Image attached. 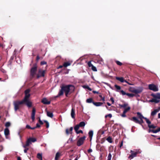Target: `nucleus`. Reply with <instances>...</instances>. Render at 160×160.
I'll use <instances>...</instances> for the list:
<instances>
[{"label":"nucleus","mask_w":160,"mask_h":160,"mask_svg":"<svg viewBox=\"0 0 160 160\" xmlns=\"http://www.w3.org/2000/svg\"><path fill=\"white\" fill-rule=\"evenodd\" d=\"M47 115L48 116L51 118H52L53 116V115L52 112H50L47 111Z\"/></svg>","instance_id":"4be33fe9"},{"label":"nucleus","mask_w":160,"mask_h":160,"mask_svg":"<svg viewBox=\"0 0 160 160\" xmlns=\"http://www.w3.org/2000/svg\"><path fill=\"white\" fill-rule=\"evenodd\" d=\"M11 123L9 122H7L5 124V126L6 127H8L10 126Z\"/></svg>","instance_id":"58836bf2"},{"label":"nucleus","mask_w":160,"mask_h":160,"mask_svg":"<svg viewBox=\"0 0 160 160\" xmlns=\"http://www.w3.org/2000/svg\"><path fill=\"white\" fill-rule=\"evenodd\" d=\"M83 87L84 88L87 89L90 91H91L92 90V89L88 85H84L83 86Z\"/></svg>","instance_id":"7c9ffc66"},{"label":"nucleus","mask_w":160,"mask_h":160,"mask_svg":"<svg viewBox=\"0 0 160 160\" xmlns=\"http://www.w3.org/2000/svg\"><path fill=\"white\" fill-rule=\"evenodd\" d=\"M78 125L80 127H83L85 126V123L84 122H81Z\"/></svg>","instance_id":"cd10ccee"},{"label":"nucleus","mask_w":160,"mask_h":160,"mask_svg":"<svg viewBox=\"0 0 160 160\" xmlns=\"http://www.w3.org/2000/svg\"><path fill=\"white\" fill-rule=\"evenodd\" d=\"M40 127V125H39V124L38 123H37L36 124V128H39Z\"/></svg>","instance_id":"bf43d9fd"},{"label":"nucleus","mask_w":160,"mask_h":160,"mask_svg":"<svg viewBox=\"0 0 160 160\" xmlns=\"http://www.w3.org/2000/svg\"><path fill=\"white\" fill-rule=\"evenodd\" d=\"M40 57H39V56L38 55H37V57H36V61L37 62H38L39 60L40 59Z\"/></svg>","instance_id":"13d9d810"},{"label":"nucleus","mask_w":160,"mask_h":160,"mask_svg":"<svg viewBox=\"0 0 160 160\" xmlns=\"http://www.w3.org/2000/svg\"><path fill=\"white\" fill-rule=\"evenodd\" d=\"M116 63L119 66H121L122 65V63L118 61H115Z\"/></svg>","instance_id":"79ce46f5"},{"label":"nucleus","mask_w":160,"mask_h":160,"mask_svg":"<svg viewBox=\"0 0 160 160\" xmlns=\"http://www.w3.org/2000/svg\"><path fill=\"white\" fill-rule=\"evenodd\" d=\"M141 118H143L144 119H145V120L146 122L148 124V125H149V124H151V122L150 121V120L146 118H144V117H143L142 116V115H141Z\"/></svg>","instance_id":"a211bd4d"},{"label":"nucleus","mask_w":160,"mask_h":160,"mask_svg":"<svg viewBox=\"0 0 160 160\" xmlns=\"http://www.w3.org/2000/svg\"><path fill=\"white\" fill-rule=\"evenodd\" d=\"M86 102L88 103H92L93 104V102H94V101L92 98H90L86 100Z\"/></svg>","instance_id":"aec40b11"},{"label":"nucleus","mask_w":160,"mask_h":160,"mask_svg":"<svg viewBox=\"0 0 160 160\" xmlns=\"http://www.w3.org/2000/svg\"><path fill=\"white\" fill-rule=\"evenodd\" d=\"M99 97L100 98H101V100H100V101L102 100L103 101H105V98H104V97H102V95H99Z\"/></svg>","instance_id":"a18cd8bd"},{"label":"nucleus","mask_w":160,"mask_h":160,"mask_svg":"<svg viewBox=\"0 0 160 160\" xmlns=\"http://www.w3.org/2000/svg\"><path fill=\"white\" fill-rule=\"evenodd\" d=\"M92 92L94 94H95V93L99 94V92H97V91H92Z\"/></svg>","instance_id":"052dcab7"},{"label":"nucleus","mask_w":160,"mask_h":160,"mask_svg":"<svg viewBox=\"0 0 160 160\" xmlns=\"http://www.w3.org/2000/svg\"><path fill=\"white\" fill-rule=\"evenodd\" d=\"M4 134L6 136L10 134L9 130L8 128L5 129L4 131Z\"/></svg>","instance_id":"f3484780"},{"label":"nucleus","mask_w":160,"mask_h":160,"mask_svg":"<svg viewBox=\"0 0 160 160\" xmlns=\"http://www.w3.org/2000/svg\"><path fill=\"white\" fill-rule=\"evenodd\" d=\"M80 127L79 126L78 124L75 127H74V129L75 131V132H77L79 128Z\"/></svg>","instance_id":"72a5a7b5"},{"label":"nucleus","mask_w":160,"mask_h":160,"mask_svg":"<svg viewBox=\"0 0 160 160\" xmlns=\"http://www.w3.org/2000/svg\"><path fill=\"white\" fill-rule=\"evenodd\" d=\"M116 78L117 80L119 81L122 82H127L126 81V80H124L123 77H116Z\"/></svg>","instance_id":"ddd939ff"},{"label":"nucleus","mask_w":160,"mask_h":160,"mask_svg":"<svg viewBox=\"0 0 160 160\" xmlns=\"http://www.w3.org/2000/svg\"><path fill=\"white\" fill-rule=\"evenodd\" d=\"M158 112V110L157 109H155L153 111L151 112V116H155Z\"/></svg>","instance_id":"5701e85b"},{"label":"nucleus","mask_w":160,"mask_h":160,"mask_svg":"<svg viewBox=\"0 0 160 160\" xmlns=\"http://www.w3.org/2000/svg\"><path fill=\"white\" fill-rule=\"evenodd\" d=\"M88 64L89 67H92L93 65L91 63V61H89L88 63Z\"/></svg>","instance_id":"c03bdc74"},{"label":"nucleus","mask_w":160,"mask_h":160,"mask_svg":"<svg viewBox=\"0 0 160 160\" xmlns=\"http://www.w3.org/2000/svg\"><path fill=\"white\" fill-rule=\"evenodd\" d=\"M76 133L77 134H79V133H83V131L82 130H80L79 131L78 130L77 132H76Z\"/></svg>","instance_id":"09e8293b"},{"label":"nucleus","mask_w":160,"mask_h":160,"mask_svg":"<svg viewBox=\"0 0 160 160\" xmlns=\"http://www.w3.org/2000/svg\"><path fill=\"white\" fill-rule=\"evenodd\" d=\"M86 138L85 136L80 138L77 141V146L79 147L82 145L83 144Z\"/></svg>","instance_id":"39448f33"},{"label":"nucleus","mask_w":160,"mask_h":160,"mask_svg":"<svg viewBox=\"0 0 160 160\" xmlns=\"http://www.w3.org/2000/svg\"><path fill=\"white\" fill-rule=\"evenodd\" d=\"M17 160H21L20 157H18Z\"/></svg>","instance_id":"774afa93"},{"label":"nucleus","mask_w":160,"mask_h":160,"mask_svg":"<svg viewBox=\"0 0 160 160\" xmlns=\"http://www.w3.org/2000/svg\"><path fill=\"white\" fill-rule=\"evenodd\" d=\"M26 128L28 129H31V127L29 125H27L26 127Z\"/></svg>","instance_id":"6e6d98bb"},{"label":"nucleus","mask_w":160,"mask_h":160,"mask_svg":"<svg viewBox=\"0 0 160 160\" xmlns=\"http://www.w3.org/2000/svg\"><path fill=\"white\" fill-rule=\"evenodd\" d=\"M73 129V128L72 127H70V128L69 130L70 131V132H69V130L68 129H67L66 130V134L67 135L69 134V133H70V134H72V131Z\"/></svg>","instance_id":"2eb2a0df"},{"label":"nucleus","mask_w":160,"mask_h":160,"mask_svg":"<svg viewBox=\"0 0 160 160\" xmlns=\"http://www.w3.org/2000/svg\"><path fill=\"white\" fill-rule=\"evenodd\" d=\"M71 116L72 118H75V110L73 108L71 109Z\"/></svg>","instance_id":"4468645a"},{"label":"nucleus","mask_w":160,"mask_h":160,"mask_svg":"<svg viewBox=\"0 0 160 160\" xmlns=\"http://www.w3.org/2000/svg\"><path fill=\"white\" fill-rule=\"evenodd\" d=\"M110 100L112 101V103L113 104L114 101L113 98L112 97H111L110 99Z\"/></svg>","instance_id":"4d7b16f0"},{"label":"nucleus","mask_w":160,"mask_h":160,"mask_svg":"<svg viewBox=\"0 0 160 160\" xmlns=\"http://www.w3.org/2000/svg\"><path fill=\"white\" fill-rule=\"evenodd\" d=\"M88 153H90L92 152V150L90 148L88 150Z\"/></svg>","instance_id":"e2e57ef3"},{"label":"nucleus","mask_w":160,"mask_h":160,"mask_svg":"<svg viewBox=\"0 0 160 160\" xmlns=\"http://www.w3.org/2000/svg\"><path fill=\"white\" fill-rule=\"evenodd\" d=\"M149 89L154 92H157L158 91V87L154 84H150L148 85Z\"/></svg>","instance_id":"0eeeda50"},{"label":"nucleus","mask_w":160,"mask_h":160,"mask_svg":"<svg viewBox=\"0 0 160 160\" xmlns=\"http://www.w3.org/2000/svg\"><path fill=\"white\" fill-rule=\"evenodd\" d=\"M151 96L153 97L154 98H157L158 99H160V93H157L156 94L152 93Z\"/></svg>","instance_id":"f8f14e48"},{"label":"nucleus","mask_w":160,"mask_h":160,"mask_svg":"<svg viewBox=\"0 0 160 160\" xmlns=\"http://www.w3.org/2000/svg\"><path fill=\"white\" fill-rule=\"evenodd\" d=\"M130 119L137 123L140 124V121L136 117H133L132 118H130Z\"/></svg>","instance_id":"9d476101"},{"label":"nucleus","mask_w":160,"mask_h":160,"mask_svg":"<svg viewBox=\"0 0 160 160\" xmlns=\"http://www.w3.org/2000/svg\"><path fill=\"white\" fill-rule=\"evenodd\" d=\"M25 149L24 150V152L25 153H26L27 151L29 150V148H24Z\"/></svg>","instance_id":"3c124183"},{"label":"nucleus","mask_w":160,"mask_h":160,"mask_svg":"<svg viewBox=\"0 0 160 160\" xmlns=\"http://www.w3.org/2000/svg\"><path fill=\"white\" fill-rule=\"evenodd\" d=\"M41 102L43 104L48 105L50 104V101H48L46 98H43L41 100Z\"/></svg>","instance_id":"1a4fd4ad"},{"label":"nucleus","mask_w":160,"mask_h":160,"mask_svg":"<svg viewBox=\"0 0 160 160\" xmlns=\"http://www.w3.org/2000/svg\"><path fill=\"white\" fill-rule=\"evenodd\" d=\"M131 153V155H129L128 158L131 159L133 158L134 157H136L138 154L139 153V151H132L131 150L130 151Z\"/></svg>","instance_id":"423d86ee"},{"label":"nucleus","mask_w":160,"mask_h":160,"mask_svg":"<svg viewBox=\"0 0 160 160\" xmlns=\"http://www.w3.org/2000/svg\"><path fill=\"white\" fill-rule=\"evenodd\" d=\"M89 137L91 140L92 139V137L93 135V131L92 130L90 131L88 133Z\"/></svg>","instance_id":"b1692460"},{"label":"nucleus","mask_w":160,"mask_h":160,"mask_svg":"<svg viewBox=\"0 0 160 160\" xmlns=\"http://www.w3.org/2000/svg\"><path fill=\"white\" fill-rule=\"evenodd\" d=\"M44 122L46 124V127L47 128H48L49 127V123L46 120H44Z\"/></svg>","instance_id":"37998d69"},{"label":"nucleus","mask_w":160,"mask_h":160,"mask_svg":"<svg viewBox=\"0 0 160 160\" xmlns=\"http://www.w3.org/2000/svg\"><path fill=\"white\" fill-rule=\"evenodd\" d=\"M37 158L39 159H42V154L39 153H38L37 155Z\"/></svg>","instance_id":"c9c22d12"},{"label":"nucleus","mask_w":160,"mask_h":160,"mask_svg":"<svg viewBox=\"0 0 160 160\" xmlns=\"http://www.w3.org/2000/svg\"><path fill=\"white\" fill-rule=\"evenodd\" d=\"M23 104H25V103L22 100L21 101L16 100L14 101L13 102V105L14 110L16 111H17Z\"/></svg>","instance_id":"7ed1b4c3"},{"label":"nucleus","mask_w":160,"mask_h":160,"mask_svg":"<svg viewBox=\"0 0 160 160\" xmlns=\"http://www.w3.org/2000/svg\"><path fill=\"white\" fill-rule=\"evenodd\" d=\"M120 92L122 95H126L127 93H126L124 91L122 90L120 91Z\"/></svg>","instance_id":"de8ad7c7"},{"label":"nucleus","mask_w":160,"mask_h":160,"mask_svg":"<svg viewBox=\"0 0 160 160\" xmlns=\"http://www.w3.org/2000/svg\"><path fill=\"white\" fill-rule=\"evenodd\" d=\"M126 113L125 112H123V113H122V114L121 115V116L122 117H126V115L125 114Z\"/></svg>","instance_id":"603ef678"},{"label":"nucleus","mask_w":160,"mask_h":160,"mask_svg":"<svg viewBox=\"0 0 160 160\" xmlns=\"http://www.w3.org/2000/svg\"><path fill=\"white\" fill-rule=\"evenodd\" d=\"M133 92L136 93H139L140 92V91L139 90L137 91V90H135L133 91Z\"/></svg>","instance_id":"0e129e2a"},{"label":"nucleus","mask_w":160,"mask_h":160,"mask_svg":"<svg viewBox=\"0 0 160 160\" xmlns=\"http://www.w3.org/2000/svg\"><path fill=\"white\" fill-rule=\"evenodd\" d=\"M100 145L99 144H97L96 145V148H99V147H100Z\"/></svg>","instance_id":"69168bd1"},{"label":"nucleus","mask_w":160,"mask_h":160,"mask_svg":"<svg viewBox=\"0 0 160 160\" xmlns=\"http://www.w3.org/2000/svg\"><path fill=\"white\" fill-rule=\"evenodd\" d=\"M61 89L59 91V95H62L63 94V92L65 93V95L68 96V95L70 94L74 91L75 87L72 85L69 84L68 85H62L61 86Z\"/></svg>","instance_id":"f257e3e1"},{"label":"nucleus","mask_w":160,"mask_h":160,"mask_svg":"<svg viewBox=\"0 0 160 160\" xmlns=\"http://www.w3.org/2000/svg\"><path fill=\"white\" fill-rule=\"evenodd\" d=\"M63 67V66H62V65H60L58 67V69H59V68H62V67Z\"/></svg>","instance_id":"338daca9"},{"label":"nucleus","mask_w":160,"mask_h":160,"mask_svg":"<svg viewBox=\"0 0 160 160\" xmlns=\"http://www.w3.org/2000/svg\"><path fill=\"white\" fill-rule=\"evenodd\" d=\"M71 63L69 62H66L64 63L63 64V66L64 67H67L70 66Z\"/></svg>","instance_id":"a878e982"},{"label":"nucleus","mask_w":160,"mask_h":160,"mask_svg":"<svg viewBox=\"0 0 160 160\" xmlns=\"http://www.w3.org/2000/svg\"><path fill=\"white\" fill-rule=\"evenodd\" d=\"M157 98H154L150 100V101L151 102H154L156 103H157L159 102V100L157 99Z\"/></svg>","instance_id":"412c9836"},{"label":"nucleus","mask_w":160,"mask_h":160,"mask_svg":"<svg viewBox=\"0 0 160 160\" xmlns=\"http://www.w3.org/2000/svg\"><path fill=\"white\" fill-rule=\"evenodd\" d=\"M122 145H123V141H122L121 142L119 146V147L120 148H121V147L122 146Z\"/></svg>","instance_id":"680f3d73"},{"label":"nucleus","mask_w":160,"mask_h":160,"mask_svg":"<svg viewBox=\"0 0 160 160\" xmlns=\"http://www.w3.org/2000/svg\"><path fill=\"white\" fill-rule=\"evenodd\" d=\"M30 143H31V142L30 141V139H29V138H28L27 140L26 144L23 146V148H26L28 146Z\"/></svg>","instance_id":"dca6fc26"},{"label":"nucleus","mask_w":160,"mask_h":160,"mask_svg":"<svg viewBox=\"0 0 160 160\" xmlns=\"http://www.w3.org/2000/svg\"><path fill=\"white\" fill-rule=\"evenodd\" d=\"M126 95L129 96V97H132L134 96V95L133 94L129 93H127Z\"/></svg>","instance_id":"4c0bfd02"},{"label":"nucleus","mask_w":160,"mask_h":160,"mask_svg":"<svg viewBox=\"0 0 160 160\" xmlns=\"http://www.w3.org/2000/svg\"><path fill=\"white\" fill-rule=\"evenodd\" d=\"M91 68H92L91 69L92 71H95V72L97 71V69L93 65V66H92L91 67Z\"/></svg>","instance_id":"ea45409f"},{"label":"nucleus","mask_w":160,"mask_h":160,"mask_svg":"<svg viewBox=\"0 0 160 160\" xmlns=\"http://www.w3.org/2000/svg\"><path fill=\"white\" fill-rule=\"evenodd\" d=\"M45 70H42L41 69L39 70L38 71V74L37 75V78H39L41 77H44L45 76Z\"/></svg>","instance_id":"6e6552de"},{"label":"nucleus","mask_w":160,"mask_h":160,"mask_svg":"<svg viewBox=\"0 0 160 160\" xmlns=\"http://www.w3.org/2000/svg\"><path fill=\"white\" fill-rule=\"evenodd\" d=\"M47 64L46 62L44 61H42L41 62V65H43L44 64Z\"/></svg>","instance_id":"5fc2aeb1"},{"label":"nucleus","mask_w":160,"mask_h":160,"mask_svg":"<svg viewBox=\"0 0 160 160\" xmlns=\"http://www.w3.org/2000/svg\"><path fill=\"white\" fill-rule=\"evenodd\" d=\"M36 110L34 108H33L32 109V114H31V118L32 121H34L35 120V115Z\"/></svg>","instance_id":"9b49d317"},{"label":"nucleus","mask_w":160,"mask_h":160,"mask_svg":"<svg viewBox=\"0 0 160 160\" xmlns=\"http://www.w3.org/2000/svg\"><path fill=\"white\" fill-rule=\"evenodd\" d=\"M128 104L126 103H124L123 104L120 105L119 104V106L121 108H125L128 106Z\"/></svg>","instance_id":"473e14b6"},{"label":"nucleus","mask_w":160,"mask_h":160,"mask_svg":"<svg viewBox=\"0 0 160 160\" xmlns=\"http://www.w3.org/2000/svg\"><path fill=\"white\" fill-rule=\"evenodd\" d=\"M152 132L154 133H156L158 132V129L155 130H153V129H149V131H148V132Z\"/></svg>","instance_id":"bb28decb"},{"label":"nucleus","mask_w":160,"mask_h":160,"mask_svg":"<svg viewBox=\"0 0 160 160\" xmlns=\"http://www.w3.org/2000/svg\"><path fill=\"white\" fill-rule=\"evenodd\" d=\"M111 157H112V155L110 153H109L108 155V159H110V160H111Z\"/></svg>","instance_id":"8fccbe9b"},{"label":"nucleus","mask_w":160,"mask_h":160,"mask_svg":"<svg viewBox=\"0 0 160 160\" xmlns=\"http://www.w3.org/2000/svg\"><path fill=\"white\" fill-rule=\"evenodd\" d=\"M93 104L95 105L96 106L98 107V106H102V104L103 103L101 102H93Z\"/></svg>","instance_id":"6ab92c4d"},{"label":"nucleus","mask_w":160,"mask_h":160,"mask_svg":"<svg viewBox=\"0 0 160 160\" xmlns=\"http://www.w3.org/2000/svg\"><path fill=\"white\" fill-rule=\"evenodd\" d=\"M108 117H109L110 118H111L112 117V115L111 114H108L106 115L105 116V118H107Z\"/></svg>","instance_id":"49530a36"},{"label":"nucleus","mask_w":160,"mask_h":160,"mask_svg":"<svg viewBox=\"0 0 160 160\" xmlns=\"http://www.w3.org/2000/svg\"><path fill=\"white\" fill-rule=\"evenodd\" d=\"M148 126L150 129H151V128L154 129L156 128V126H154L153 124L151 125L150 124L149 125H148Z\"/></svg>","instance_id":"c85d7f7f"},{"label":"nucleus","mask_w":160,"mask_h":160,"mask_svg":"<svg viewBox=\"0 0 160 160\" xmlns=\"http://www.w3.org/2000/svg\"><path fill=\"white\" fill-rule=\"evenodd\" d=\"M30 139L31 142H34L37 141L36 139L35 138H29Z\"/></svg>","instance_id":"f704fd0d"},{"label":"nucleus","mask_w":160,"mask_h":160,"mask_svg":"<svg viewBox=\"0 0 160 160\" xmlns=\"http://www.w3.org/2000/svg\"><path fill=\"white\" fill-rule=\"evenodd\" d=\"M30 91V90L29 89H27L24 92L25 94H30L29 93Z\"/></svg>","instance_id":"e433bc0d"},{"label":"nucleus","mask_w":160,"mask_h":160,"mask_svg":"<svg viewBox=\"0 0 160 160\" xmlns=\"http://www.w3.org/2000/svg\"><path fill=\"white\" fill-rule=\"evenodd\" d=\"M114 87L118 90H120L121 89V88L120 86L116 84L115 85Z\"/></svg>","instance_id":"a19ab883"},{"label":"nucleus","mask_w":160,"mask_h":160,"mask_svg":"<svg viewBox=\"0 0 160 160\" xmlns=\"http://www.w3.org/2000/svg\"><path fill=\"white\" fill-rule=\"evenodd\" d=\"M39 120V123L41 125H42L43 124V122L41 120L40 118L39 117L38 118Z\"/></svg>","instance_id":"864d4df0"},{"label":"nucleus","mask_w":160,"mask_h":160,"mask_svg":"<svg viewBox=\"0 0 160 160\" xmlns=\"http://www.w3.org/2000/svg\"><path fill=\"white\" fill-rule=\"evenodd\" d=\"M60 154L59 152H58L56 153L55 157V160H58L60 157Z\"/></svg>","instance_id":"393cba45"},{"label":"nucleus","mask_w":160,"mask_h":160,"mask_svg":"<svg viewBox=\"0 0 160 160\" xmlns=\"http://www.w3.org/2000/svg\"><path fill=\"white\" fill-rule=\"evenodd\" d=\"M38 67L36 63H34L33 67L31 68L30 71V77L31 78H33L35 77L36 75L37 70Z\"/></svg>","instance_id":"20e7f679"},{"label":"nucleus","mask_w":160,"mask_h":160,"mask_svg":"<svg viewBox=\"0 0 160 160\" xmlns=\"http://www.w3.org/2000/svg\"><path fill=\"white\" fill-rule=\"evenodd\" d=\"M109 142L111 143L112 142V138L110 136L108 137L106 139Z\"/></svg>","instance_id":"2f4dec72"},{"label":"nucleus","mask_w":160,"mask_h":160,"mask_svg":"<svg viewBox=\"0 0 160 160\" xmlns=\"http://www.w3.org/2000/svg\"><path fill=\"white\" fill-rule=\"evenodd\" d=\"M131 108L130 107H128L127 108H125L123 112L126 113L128 112L130 109Z\"/></svg>","instance_id":"c756f323"},{"label":"nucleus","mask_w":160,"mask_h":160,"mask_svg":"<svg viewBox=\"0 0 160 160\" xmlns=\"http://www.w3.org/2000/svg\"><path fill=\"white\" fill-rule=\"evenodd\" d=\"M30 96V94H25V96L22 100L25 103V105L28 108H31L32 105V103L29 100Z\"/></svg>","instance_id":"f03ea898"}]
</instances>
